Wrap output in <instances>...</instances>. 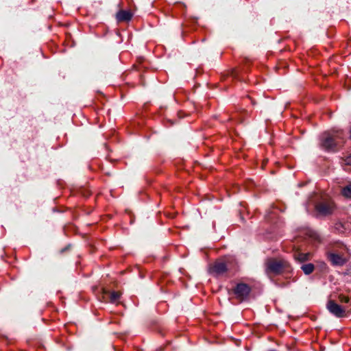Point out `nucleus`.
<instances>
[{
    "label": "nucleus",
    "mask_w": 351,
    "mask_h": 351,
    "mask_svg": "<svg viewBox=\"0 0 351 351\" xmlns=\"http://www.w3.org/2000/svg\"><path fill=\"white\" fill-rule=\"evenodd\" d=\"M327 257L334 266H343L347 262L345 257L334 252H328Z\"/></svg>",
    "instance_id": "0eeeda50"
},
{
    "label": "nucleus",
    "mask_w": 351,
    "mask_h": 351,
    "mask_svg": "<svg viewBox=\"0 0 351 351\" xmlns=\"http://www.w3.org/2000/svg\"><path fill=\"white\" fill-rule=\"evenodd\" d=\"M345 162L348 165H351V154L346 158Z\"/></svg>",
    "instance_id": "4468645a"
},
{
    "label": "nucleus",
    "mask_w": 351,
    "mask_h": 351,
    "mask_svg": "<svg viewBox=\"0 0 351 351\" xmlns=\"http://www.w3.org/2000/svg\"><path fill=\"white\" fill-rule=\"evenodd\" d=\"M342 132L338 130H333L330 132H324L320 137V146L325 150L333 151L335 150L338 139H341Z\"/></svg>",
    "instance_id": "f257e3e1"
},
{
    "label": "nucleus",
    "mask_w": 351,
    "mask_h": 351,
    "mask_svg": "<svg viewBox=\"0 0 351 351\" xmlns=\"http://www.w3.org/2000/svg\"><path fill=\"white\" fill-rule=\"evenodd\" d=\"M327 308L329 311L330 313H331L332 315L337 317H343L345 316L346 311H350V310H348L347 308L341 307L340 305L337 304L333 300H329L327 303Z\"/></svg>",
    "instance_id": "39448f33"
},
{
    "label": "nucleus",
    "mask_w": 351,
    "mask_h": 351,
    "mask_svg": "<svg viewBox=\"0 0 351 351\" xmlns=\"http://www.w3.org/2000/svg\"><path fill=\"white\" fill-rule=\"evenodd\" d=\"M120 298L119 292L112 291L110 294V300L111 302H116Z\"/></svg>",
    "instance_id": "f8f14e48"
},
{
    "label": "nucleus",
    "mask_w": 351,
    "mask_h": 351,
    "mask_svg": "<svg viewBox=\"0 0 351 351\" xmlns=\"http://www.w3.org/2000/svg\"><path fill=\"white\" fill-rule=\"evenodd\" d=\"M285 263L281 260L274 258L269 259L266 263L267 273H272L275 274H280L285 267Z\"/></svg>",
    "instance_id": "7ed1b4c3"
},
{
    "label": "nucleus",
    "mask_w": 351,
    "mask_h": 351,
    "mask_svg": "<svg viewBox=\"0 0 351 351\" xmlns=\"http://www.w3.org/2000/svg\"><path fill=\"white\" fill-rule=\"evenodd\" d=\"M339 299L341 302H343V303H348L350 301L349 298L346 295H340L339 296Z\"/></svg>",
    "instance_id": "ddd939ff"
},
{
    "label": "nucleus",
    "mask_w": 351,
    "mask_h": 351,
    "mask_svg": "<svg viewBox=\"0 0 351 351\" xmlns=\"http://www.w3.org/2000/svg\"><path fill=\"white\" fill-rule=\"evenodd\" d=\"M132 17V14L130 11L120 10L117 13V19L119 21H128Z\"/></svg>",
    "instance_id": "6e6552de"
},
{
    "label": "nucleus",
    "mask_w": 351,
    "mask_h": 351,
    "mask_svg": "<svg viewBox=\"0 0 351 351\" xmlns=\"http://www.w3.org/2000/svg\"><path fill=\"white\" fill-rule=\"evenodd\" d=\"M229 270L228 265L223 261H217L209 267V273L219 276L223 275Z\"/></svg>",
    "instance_id": "f03ea898"
},
{
    "label": "nucleus",
    "mask_w": 351,
    "mask_h": 351,
    "mask_svg": "<svg viewBox=\"0 0 351 351\" xmlns=\"http://www.w3.org/2000/svg\"><path fill=\"white\" fill-rule=\"evenodd\" d=\"M251 291V288L249 285L245 283H239L233 289V293L237 299L241 302L246 300Z\"/></svg>",
    "instance_id": "20e7f679"
},
{
    "label": "nucleus",
    "mask_w": 351,
    "mask_h": 351,
    "mask_svg": "<svg viewBox=\"0 0 351 351\" xmlns=\"http://www.w3.org/2000/svg\"><path fill=\"white\" fill-rule=\"evenodd\" d=\"M334 208V204L331 202H321L317 204L315 207L317 212L322 216H326L332 214Z\"/></svg>",
    "instance_id": "423d86ee"
},
{
    "label": "nucleus",
    "mask_w": 351,
    "mask_h": 351,
    "mask_svg": "<svg viewBox=\"0 0 351 351\" xmlns=\"http://www.w3.org/2000/svg\"><path fill=\"white\" fill-rule=\"evenodd\" d=\"M311 254L310 253H298L295 255V258L297 261H298L300 263L307 261L311 258Z\"/></svg>",
    "instance_id": "1a4fd4ad"
},
{
    "label": "nucleus",
    "mask_w": 351,
    "mask_h": 351,
    "mask_svg": "<svg viewBox=\"0 0 351 351\" xmlns=\"http://www.w3.org/2000/svg\"><path fill=\"white\" fill-rule=\"evenodd\" d=\"M301 269L306 275H309L314 271L315 266L312 263H308L302 265Z\"/></svg>",
    "instance_id": "9d476101"
},
{
    "label": "nucleus",
    "mask_w": 351,
    "mask_h": 351,
    "mask_svg": "<svg viewBox=\"0 0 351 351\" xmlns=\"http://www.w3.org/2000/svg\"><path fill=\"white\" fill-rule=\"evenodd\" d=\"M341 194L346 198H351V183L342 188Z\"/></svg>",
    "instance_id": "9b49d317"
}]
</instances>
